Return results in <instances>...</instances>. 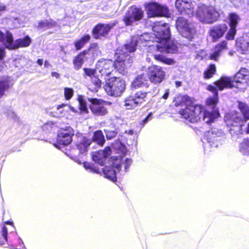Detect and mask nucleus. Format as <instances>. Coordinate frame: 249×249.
<instances>
[{
  "mask_svg": "<svg viewBox=\"0 0 249 249\" xmlns=\"http://www.w3.org/2000/svg\"><path fill=\"white\" fill-rule=\"evenodd\" d=\"M169 91H168V90H167L165 91V93L162 96V98L164 99H167L168 97V96H169Z\"/></svg>",
  "mask_w": 249,
  "mask_h": 249,
  "instance_id": "48",
  "label": "nucleus"
},
{
  "mask_svg": "<svg viewBox=\"0 0 249 249\" xmlns=\"http://www.w3.org/2000/svg\"><path fill=\"white\" fill-rule=\"evenodd\" d=\"M154 58L157 60H159L161 62H163L165 64L168 65H172L175 63L173 59L171 58H168L161 54H155L154 55Z\"/></svg>",
  "mask_w": 249,
  "mask_h": 249,
  "instance_id": "37",
  "label": "nucleus"
},
{
  "mask_svg": "<svg viewBox=\"0 0 249 249\" xmlns=\"http://www.w3.org/2000/svg\"><path fill=\"white\" fill-rule=\"evenodd\" d=\"M216 71V68L214 65L211 64L209 68L204 72V77L205 79H209L213 76Z\"/></svg>",
  "mask_w": 249,
  "mask_h": 249,
  "instance_id": "36",
  "label": "nucleus"
},
{
  "mask_svg": "<svg viewBox=\"0 0 249 249\" xmlns=\"http://www.w3.org/2000/svg\"><path fill=\"white\" fill-rule=\"evenodd\" d=\"M89 100L91 103L89 107L93 114L103 116L107 113V109L106 107L107 102L96 98H90Z\"/></svg>",
  "mask_w": 249,
  "mask_h": 249,
  "instance_id": "14",
  "label": "nucleus"
},
{
  "mask_svg": "<svg viewBox=\"0 0 249 249\" xmlns=\"http://www.w3.org/2000/svg\"><path fill=\"white\" fill-rule=\"evenodd\" d=\"M229 20L230 29L226 35V38L228 40H233L236 33V26L240 20V18L236 14L231 13L229 15Z\"/></svg>",
  "mask_w": 249,
  "mask_h": 249,
  "instance_id": "18",
  "label": "nucleus"
},
{
  "mask_svg": "<svg viewBox=\"0 0 249 249\" xmlns=\"http://www.w3.org/2000/svg\"><path fill=\"white\" fill-rule=\"evenodd\" d=\"M20 242H19V244H23V241L21 239H20Z\"/></svg>",
  "mask_w": 249,
  "mask_h": 249,
  "instance_id": "56",
  "label": "nucleus"
},
{
  "mask_svg": "<svg viewBox=\"0 0 249 249\" xmlns=\"http://www.w3.org/2000/svg\"><path fill=\"white\" fill-rule=\"evenodd\" d=\"M7 229L5 226H3L2 230L0 232V244H4V241H7Z\"/></svg>",
  "mask_w": 249,
  "mask_h": 249,
  "instance_id": "39",
  "label": "nucleus"
},
{
  "mask_svg": "<svg viewBox=\"0 0 249 249\" xmlns=\"http://www.w3.org/2000/svg\"><path fill=\"white\" fill-rule=\"evenodd\" d=\"M111 152L109 147H106L104 150H100L93 152L92 157L93 160L100 165H103L106 158L110 156Z\"/></svg>",
  "mask_w": 249,
  "mask_h": 249,
  "instance_id": "20",
  "label": "nucleus"
},
{
  "mask_svg": "<svg viewBox=\"0 0 249 249\" xmlns=\"http://www.w3.org/2000/svg\"><path fill=\"white\" fill-rule=\"evenodd\" d=\"M227 49V42L222 41L218 44L208 56L209 59L217 61L222 50Z\"/></svg>",
  "mask_w": 249,
  "mask_h": 249,
  "instance_id": "22",
  "label": "nucleus"
},
{
  "mask_svg": "<svg viewBox=\"0 0 249 249\" xmlns=\"http://www.w3.org/2000/svg\"><path fill=\"white\" fill-rule=\"evenodd\" d=\"M249 78V72L246 68H241L234 77V83L246 84V80Z\"/></svg>",
  "mask_w": 249,
  "mask_h": 249,
  "instance_id": "23",
  "label": "nucleus"
},
{
  "mask_svg": "<svg viewBox=\"0 0 249 249\" xmlns=\"http://www.w3.org/2000/svg\"><path fill=\"white\" fill-rule=\"evenodd\" d=\"M246 132L249 134V123L248 124V127L247 128Z\"/></svg>",
  "mask_w": 249,
  "mask_h": 249,
  "instance_id": "54",
  "label": "nucleus"
},
{
  "mask_svg": "<svg viewBox=\"0 0 249 249\" xmlns=\"http://www.w3.org/2000/svg\"><path fill=\"white\" fill-rule=\"evenodd\" d=\"M44 66L45 68H48L50 66V63L49 62V61H48L47 60H45L44 62Z\"/></svg>",
  "mask_w": 249,
  "mask_h": 249,
  "instance_id": "51",
  "label": "nucleus"
},
{
  "mask_svg": "<svg viewBox=\"0 0 249 249\" xmlns=\"http://www.w3.org/2000/svg\"><path fill=\"white\" fill-rule=\"evenodd\" d=\"M54 145H55V147H57V148H60V147H58V146H57V144H55Z\"/></svg>",
  "mask_w": 249,
  "mask_h": 249,
  "instance_id": "58",
  "label": "nucleus"
},
{
  "mask_svg": "<svg viewBox=\"0 0 249 249\" xmlns=\"http://www.w3.org/2000/svg\"><path fill=\"white\" fill-rule=\"evenodd\" d=\"M20 242H19V244H23V241L21 239H20Z\"/></svg>",
  "mask_w": 249,
  "mask_h": 249,
  "instance_id": "55",
  "label": "nucleus"
},
{
  "mask_svg": "<svg viewBox=\"0 0 249 249\" xmlns=\"http://www.w3.org/2000/svg\"><path fill=\"white\" fill-rule=\"evenodd\" d=\"M20 242H19V244H23V241L21 239H20Z\"/></svg>",
  "mask_w": 249,
  "mask_h": 249,
  "instance_id": "57",
  "label": "nucleus"
},
{
  "mask_svg": "<svg viewBox=\"0 0 249 249\" xmlns=\"http://www.w3.org/2000/svg\"><path fill=\"white\" fill-rule=\"evenodd\" d=\"M238 51L242 54H246L249 51V45L248 39L240 38L236 40Z\"/></svg>",
  "mask_w": 249,
  "mask_h": 249,
  "instance_id": "28",
  "label": "nucleus"
},
{
  "mask_svg": "<svg viewBox=\"0 0 249 249\" xmlns=\"http://www.w3.org/2000/svg\"><path fill=\"white\" fill-rule=\"evenodd\" d=\"M91 141L82 135L77 136L76 146L80 153H85L88 150V148Z\"/></svg>",
  "mask_w": 249,
  "mask_h": 249,
  "instance_id": "21",
  "label": "nucleus"
},
{
  "mask_svg": "<svg viewBox=\"0 0 249 249\" xmlns=\"http://www.w3.org/2000/svg\"><path fill=\"white\" fill-rule=\"evenodd\" d=\"M176 28L179 34L184 37L191 40L196 34L194 24L189 22L182 17L178 18L176 20Z\"/></svg>",
  "mask_w": 249,
  "mask_h": 249,
  "instance_id": "8",
  "label": "nucleus"
},
{
  "mask_svg": "<svg viewBox=\"0 0 249 249\" xmlns=\"http://www.w3.org/2000/svg\"><path fill=\"white\" fill-rule=\"evenodd\" d=\"M84 72L85 74L89 76L91 79L92 78L95 76V75L97 74L98 72V70L96 68L95 70H93L91 69L85 68L84 69Z\"/></svg>",
  "mask_w": 249,
  "mask_h": 249,
  "instance_id": "42",
  "label": "nucleus"
},
{
  "mask_svg": "<svg viewBox=\"0 0 249 249\" xmlns=\"http://www.w3.org/2000/svg\"><path fill=\"white\" fill-rule=\"evenodd\" d=\"M121 146L122 148H124L123 146L121 144Z\"/></svg>",
  "mask_w": 249,
  "mask_h": 249,
  "instance_id": "59",
  "label": "nucleus"
},
{
  "mask_svg": "<svg viewBox=\"0 0 249 249\" xmlns=\"http://www.w3.org/2000/svg\"><path fill=\"white\" fill-rule=\"evenodd\" d=\"M147 81V77L146 74H142L138 76L131 83V89H135L142 87L145 85Z\"/></svg>",
  "mask_w": 249,
  "mask_h": 249,
  "instance_id": "24",
  "label": "nucleus"
},
{
  "mask_svg": "<svg viewBox=\"0 0 249 249\" xmlns=\"http://www.w3.org/2000/svg\"><path fill=\"white\" fill-rule=\"evenodd\" d=\"M175 5L180 14L189 17L194 15V5L192 0H176Z\"/></svg>",
  "mask_w": 249,
  "mask_h": 249,
  "instance_id": "15",
  "label": "nucleus"
},
{
  "mask_svg": "<svg viewBox=\"0 0 249 249\" xmlns=\"http://www.w3.org/2000/svg\"><path fill=\"white\" fill-rule=\"evenodd\" d=\"M84 52H85L86 55H88L87 58L91 59H94L101 53L99 48L96 43L91 44L89 49L88 50H85Z\"/></svg>",
  "mask_w": 249,
  "mask_h": 249,
  "instance_id": "26",
  "label": "nucleus"
},
{
  "mask_svg": "<svg viewBox=\"0 0 249 249\" xmlns=\"http://www.w3.org/2000/svg\"><path fill=\"white\" fill-rule=\"evenodd\" d=\"M143 11L140 8L131 6L128 8L123 18L126 26L132 25L133 23L141 19L143 17Z\"/></svg>",
  "mask_w": 249,
  "mask_h": 249,
  "instance_id": "10",
  "label": "nucleus"
},
{
  "mask_svg": "<svg viewBox=\"0 0 249 249\" xmlns=\"http://www.w3.org/2000/svg\"><path fill=\"white\" fill-rule=\"evenodd\" d=\"M147 94L146 92L138 91L134 94H131L125 99L124 106L127 109L134 108L145 101Z\"/></svg>",
  "mask_w": 249,
  "mask_h": 249,
  "instance_id": "9",
  "label": "nucleus"
},
{
  "mask_svg": "<svg viewBox=\"0 0 249 249\" xmlns=\"http://www.w3.org/2000/svg\"><path fill=\"white\" fill-rule=\"evenodd\" d=\"M147 75L151 82L154 84H159L163 80L165 72L161 67L153 65L148 68Z\"/></svg>",
  "mask_w": 249,
  "mask_h": 249,
  "instance_id": "13",
  "label": "nucleus"
},
{
  "mask_svg": "<svg viewBox=\"0 0 249 249\" xmlns=\"http://www.w3.org/2000/svg\"><path fill=\"white\" fill-rule=\"evenodd\" d=\"M73 131L71 128L67 129L60 130L57 135V142L58 144L67 145L72 141Z\"/></svg>",
  "mask_w": 249,
  "mask_h": 249,
  "instance_id": "17",
  "label": "nucleus"
},
{
  "mask_svg": "<svg viewBox=\"0 0 249 249\" xmlns=\"http://www.w3.org/2000/svg\"><path fill=\"white\" fill-rule=\"evenodd\" d=\"M104 89L108 95L119 97L125 89V83L120 77H113L106 80Z\"/></svg>",
  "mask_w": 249,
  "mask_h": 249,
  "instance_id": "7",
  "label": "nucleus"
},
{
  "mask_svg": "<svg viewBox=\"0 0 249 249\" xmlns=\"http://www.w3.org/2000/svg\"><path fill=\"white\" fill-rule=\"evenodd\" d=\"M84 167L86 170H89V172L96 173H98L99 172V169L96 168L93 164L87 162L84 163Z\"/></svg>",
  "mask_w": 249,
  "mask_h": 249,
  "instance_id": "40",
  "label": "nucleus"
},
{
  "mask_svg": "<svg viewBox=\"0 0 249 249\" xmlns=\"http://www.w3.org/2000/svg\"><path fill=\"white\" fill-rule=\"evenodd\" d=\"M196 16L202 23L211 24L218 19L219 14L214 7L201 4L197 7Z\"/></svg>",
  "mask_w": 249,
  "mask_h": 249,
  "instance_id": "5",
  "label": "nucleus"
},
{
  "mask_svg": "<svg viewBox=\"0 0 249 249\" xmlns=\"http://www.w3.org/2000/svg\"><path fill=\"white\" fill-rule=\"evenodd\" d=\"M153 33H144L132 37L130 41L124 46L117 49L115 62L111 60L102 59L98 61L96 68L102 75H108L114 69L124 74L125 70L133 62L130 53L134 52L137 46L140 47L148 46L156 48L160 52L174 53L177 51L175 43L170 39V32L169 25L158 22L153 27Z\"/></svg>",
  "mask_w": 249,
  "mask_h": 249,
  "instance_id": "1",
  "label": "nucleus"
},
{
  "mask_svg": "<svg viewBox=\"0 0 249 249\" xmlns=\"http://www.w3.org/2000/svg\"><path fill=\"white\" fill-rule=\"evenodd\" d=\"M31 42V40L29 36L19 38L14 42L11 33L7 32L5 35L0 31V59H2L4 56L5 48L13 50L18 47H26L30 45Z\"/></svg>",
  "mask_w": 249,
  "mask_h": 249,
  "instance_id": "4",
  "label": "nucleus"
},
{
  "mask_svg": "<svg viewBox=\"0 0 249 249\" xmlns=\"http://www.w3.org/2000/svg\"><path fill=\"white\" fill-rule=\"evenodd\" d=\"M13 85V82L9 77H3L0 80V98L4 94L5 91L7 90Z\"/></svg>",
  "mask_w": 249,
  "mask_h": 249,
  "instance_id": "25",
  "label": "nucleus"
},
{
  "mask_svg": "<svg viewBox=\"0 0 249 249\" xmlns=\"http://www.w3.org/2000/svg\"><path fill=\"white\" fill-rule=\"evenodd\" d=\"M215 86L209 85L207 89L213 93L212 97L206 100L207 107L201 105L189 106L179 111L180 114L186 120L191 123H196L201 119L206 123L215 121L219 116V111L216 106L218 103V91L224 89L231 88L236 86L231 77L222 76L214 83Z\"/></svg>",
  "mask_w": 249,
  "mask_h": 249,
  "instance_id": "2",
  "label": "nucleus"
},
{
  "mask_svg": "<svg viewBox=\"0 0 249 249\" xmlns=\"http://www.w3.org/2000/svg\"><path fill=\"white\" fill-rule=\"evenodd\" d=\"M74 91L72 89L65 88L64 89V96L67 100H70L73 95Z\"/></svg>",
  "mask_w": 249,
  "mask_h": 249,
  "instance_id": "41",
  "label": "nucleus"
},
{
  "mask_svg": "<svg viewBox=\"0 0 249 249\" xmlns=\"http://www.w3.org/2000/svg\"><path fill=\"white\" fill-rule=\"evenodd\" d=\"M239 151L243 155L249 156V140L245 139L240 144Z\"/></svg>",
  "mask_w": 249,
  "mask_h": 249,
  "instance_id": "34",
  "label": "nucleus"
},
{
  "mask_svg": "<svg viewBox=\"0 0 249 249\" xmlns=\"http://www.w3.org/2000/svg\"><path fill=\"white\" fill-rule=\"evenodd\" d=\"M85 58H87L84 52L80 53L73 60V64L75 69L78 70L82 67Z\"/></svg>",
  "mask_w": 249,
  "mask_h": 249,
  "instance_id": "31",
  "label": "nucleus"
},
{
  "mask_svg": "<svg viewBox=\"0 0 249 249\" xmlns=\"http://www.w3.org/2000/svg\"><path fill=\"white\" fill-rule=\"evenodd\" d=\"M78 101L81 113H87L88 112V109L87 107L86 101L83 99L82 96L78 97Z\"/></svg>",
  "mask_w": 249,
  "mask_h": 249,
  "instance_id": "38",
  "label": "nucleus"
},
{
  "mask_svg": "<svg viewBox=\"0 0 249 249\" xmlns=\"http://www.w3.org/2000/svg\"><path fill=\"white\" fill-rule=\"evenodd\" d=\"M105 131L107 138L108 139H112L115 137L117 134V132L114 130H106Z\"/></svg>",
  "mask_w": 249,
  "mask_h": 249,
  "instance_id": "44",
  "label": "nucleus"
},
{
  "mask_svg": "<svg viewBox=\"0 0 249 249\" xmlns=\"http://www.w3.org/2000/svg\"><path fill=\"white\" fill-rule=\"evenodd\" d=\"M238 108L243 116V118L238 116L236 113L228 114L225 117L227 126L233 127V128L230 130L233 137L234 133L237 135L242 134L243 123L249 119V106L246 103L238 102Z\"/></svg>",
  "mask_w": 249,
  "mask_h": 249,
  "instance_id": "3",
  "label": "nucleus"
},
{
  "mask_svg": "<svg viewBox=\"0 0 249 249\" xmlns=\"http://www.w3.org/2000/svg\"><path fill=\"white\" fill-rule=\"evenodd\" d=\"M57 23L53 19H44L38 22V28L43 30L54 28L57 26Z\"/></svg>",
  "mask_w": 249,
  "mask_h": 249,
  "instance_id": "30",
  "label": "nucleus"
},
{
  "mask_svg": "<svg viewBox=\"0 0 249 249\" xmlns=\"http://www.w3.org/2000/svg\"><path fill=\"white\" fill-rule=\"evenodd\" d=\"M125 133L130 135H132L134 134V132L132 130H126Z\"/></svg>",
  "mask_w": 249,
  "mask_h": 249,
  "instance_id": "50",
  "label": "nucleus"
},
{
  "mask_svg": "<svg viewBox=\"0 0 249 249\" xmlns=\"http://www.w3.org/2000/svg\"><path fill=\"white\" fill-rule=\"evenodd\" d=\"M90 39V36L89 35H86L82 37L80 39L74 42V46L77 50H80L84 45L88 42Z\"/></svg>",
  "mask_w": 249,
  "mask_h": 249,
  "instance_id": "33",
  "label": "nucleus"
},
{
  "mask_svg": "<svg viewBox=\"0 0 249 249\" xmlns=\"http://www.w3.org/2000/svg\"><path fill=\"white\" fill-rule=\"evenodd\" d=\"M113 167H105L103 169L105 177L113 182L117 180L116 172L114 170L116 168L118 171H120L121 166L123 165L125 172L127 171L132 164V160L130 159L126 158L124 160L120 156L113 157Z\"/></svg>",
  "mask_w": 249,
  "mask_h": 249,
  "instance_id": "6",
  "label": "nucleus"
},
{
  "mask_svg": "<svg viewBox=\"0 0 249 249\" xmlns=\"http://www.w3.org/2000/svg\"><path fill=\"white\" fill-rule=\"evenodd\" d=\"M92 140L98 144L102 146L105 142V139L102 131L98 130L95 131L93 134Z\"/></svg>",
  "mask_w": 249,
  "mask_h": 249,
  "instance_id": "32",
  "label": "nucleus"
},
{
  "mask_svg": "<svg viewBox=\"0 0 249 249\" xmlns=\"http://www.w3.org/2000/svg\"><path fill=\"white\" fill-rule=\"evenodd\" d=\"M115 25L114 23L99 24L97 25L94 27L92 31L94 37L98 39L101 36H105Z\"/></svg>",
  "mask_w": 249,
  "mask_h": 249,
  "instance_id": "19",
  "label": "nucleus"
},
{
  "mask_svg": "<svg viewBox=\"0 0 249 249\" xmlns=\"http://www.w3.org/2000/svg\"><path fill=\"white\" fill-rule=\"evenodd\" d=\"M217 138H216L215 141L212 143L210 145L213 147H217L219 145H222L226 141L225 134L224 132H220Z\"/></svg>",
  "mask_w": 249,
  "mask_h": 249,
  "instance_id": "35",
  "label": "nucleus"
},
{
  "mask_svg": "<svg viewBox=\"0 0 249 249\" xmlns=\"http://www.w3.org/2000/svg\"><path fill=\"white\" fill-rule=\"evenodd\" d=\"M56 127V124L52 122H49L45 123L42 126V129L44 131H50Z\"/></svg>",
  "mask_w": 249,
  "mask_h": 249,
  "instance_id": "43",
  "label": "nucleus"
},
{
  "mask_svg": "<svg viewBox=\"0 0 249 249\" xmlns=\"http://www.w3.org/2000/svg\"><path fill=\"white\" fill-rule=\"evenodd\" d=\"M43 60L42 59H38L37 61V63L40 66H41L43 64Z\"/></svg>",
  "mask_w": 249,
  "mask_h": 249,
  "instance_id": "52",
  "label": "nucleus"
},
{
  "mask_svg": "<svg viewBox=\"0 0 249 249\" xmlns=\"http://www.w3.org/2000/svg\"><path fill=\"white\" fill-rule=\"evenodd\" d=\"M70 109L73 112H76L77 111L75 108L67 104H62L57 106V114H58L57 116V117H61L65 115L66 112Z\"/></svg>",
  "mask_w": 249,
  "mask_h": 249,
  "instance_id": "29",
  "label": "nucleus"
},
{
  "mask_svg": "<svg viewBox=\"0 0 249 249\" xmlns=\"http://www.w3.org/2000/svg\"><path fill=\"white\" fill-rule=\"evenodd\" d=\"M227 30L226 24L215 25L211 27L209 31V35L213 42L217 41L221 38Z\"/></svg>",
  "mask_w": 249,
  "mask_h": 249,
  "instance_id": "16",
  "label": "nucleus"
},
{
  "mask_svg": "<svg viewBox=\"0 0 249 249\" xmlns=\"http://www.w3.org/2000/svg\"><path fill=\"white\" fill-rule=\"evenodd\" d=\"M220 132H222V131L217 128H214L206 132L205 137L210 145L212 144V142L215 141L216 138H218Z\"/></svg>",
  "mask_w": 249,
  "mask_h": 249,
  "instance_id": "27",
  "label": "nucleus"
},
{
  "mask_svg": "<svg viewBox=\"0 0 249 249\" xmlns=\"http://www.w3.org/2000/svg\"><path fill=\"white\" fill-rule=\"evenodd\" d=\"M145 8L149 18L160 16H166L168 13L167 7L159 4L156 2L149 3Z\"/></svg>",
  "mask_w": 249,
  "mask_h": 249,
  "instance_id": "12",
  "label": "nucleus"
},
{
  "mask_svg": "<svg viewBox=\"0 0 249 249\" xmlns=\"http://www.w3.org/2000/svg\"><path fill=\"white\" fill-rule=\"evenodd\" d=\"M175 83L177 87H179L181 85V82L179 81H176Z\"/></svg>",
  "mask_w": 249,
  "mask_h": 249,
  "instance_id": "53",
  "label": "nucleus"
},
{
  "mask_svg": "<svg viewBox=\"0 0 249 249\" xmlns=\"http://www.w3.org/2000/svg\"><path fill=\"white\" fill-rule=\"evenodd\" d=\"M51 75L53 77H55L57 79H58L60 77V74L57 72H52Z\"/></svg>",
  "mask_w": 249,
  "mask_h": 249,
  "instance_id": "47",
  "label": "nucleus"
},
{
  "mask_svg": "<svg viewBox=\"0 0 249 249\" xmlns=\"http://www.w3.org/2000/svg\"><path fill=\"white\" fill-rule=\"evenodd\" d=\"M152 113H150L143 120V123L144 124L146 123L149 120L152 119Z\"/></svg>",
  "mask_w": 249,
  "mask_h": 249,
  "instance_id": "46",
  "label": "nucleus"
},
{
  "mask_svg": "<svg viewBox=\"0 0 249 249\" xmlns=\"http://www.w3.org/2000/svg\"><path fill=\"white\" fill-rule=\"evenodd\" d=\"M91 81L97 88H99L101 86V80L99 78H97L96 76L92 78Z\"/></svg>",
  "mask_w": 249,
  "mask_h": 249,
  "instance_id": "45",
  "label": "nucleus"
},
{
  "mask_svg": "<svg viewBox=\"0 0 249 249\" xmlns=\"http://www.w3.org/2000/svg\"><path fill=\"white\" fill-rule=\"evenodd\" d=\"M143 11L140 8L131 6L128 8L123 18L126 26L132 25L133 23L141 19L143 17Z\"/></svg>",
  "mask_w": 249,
  "mask_h": 249,
  "instance_id": "11",
  "label": "nucleus"
},
{
  "mask_svg": "<svg viewBox=\"0 0 249 249\" xmlns=\"http://www.w3.org/2000/svg\"><path fill=\"white\" fill-rule=\"evenodd\" d=\"M6 9V6L2 3H0V11H4Z\"/></svg>",
  "mask_w": 249,
  "mask_h": 249,
  "instance_id": "49",
  "label": "nucleus"
}]
</instances>
